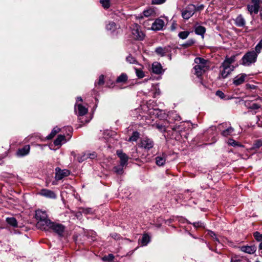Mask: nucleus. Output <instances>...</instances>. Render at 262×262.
<instances>
[{"label": "nucleus", "mask_w": 262, "mask_h": 262, "mask_svg": "<svg viewBox=\"0 0 262 262\" xmlns=\"http://www.w3.org/2000/svg\"><path fill=\"white\" fill-rule=\"evenodd\" d=\"M236 55L230 57H226L220 67L219 78H227L234 70L235 67L232 64L236 60Z\"/></svg>", "instance_id": "1"}, {"label": "nucleus", "mask_w": 262, "mask_h": 262, "mask_svg": "<svg viewBox=\"0 0 262 262\" xmlns=\"http://www.w3.org/2000/svg\"><path fill=\"white\" fill-rule=\"evenodd\" d=\"M35 218L37 220L36 227L43 230H48V225L51 220L48 218L46 211L41 210H37L35 211Z\"/></svg>", "instance_id": "2"}, {"label": "nucleus", "mask_w": 262, "mask_h": 262, "mask_svg": "<svg viewBox=\"0 0 262 262\" xmlns=\"http://www.w3.org/2000/svg\"><path fill=\"white\" fill-rule=\"evenodd\" d=\"M194 62L196 64L193 68L194 74L199 77L208 70L207 60L203 58L196 57Z\"/></svg>", "instance_id": "3"}, {"label": "nucleus", "mask_w": 262, "mask_h": 262, "mask_svg": "<svg viewBox=\"0 0 262 262\" xmlns=\"http://www.w3.org/2000/svg\"><path fill=\"white\" fill-rule=\"evenodd\" d=\"M257 56L255 51H249L242 57L241 64L244 66H250L256 61Z\"/></svg>", "instance_id": "4"}, {"label": "nucleus", "mask_w": 262, "mask_h": 262, "mask_svg": "<svg viewBox=\"0 0 262 262\" xmlns=\"http://www.w3.org/2000/svg\"><path fill=\"white\" fill-rule=\"evenodd\" d=\"M132 33L134 38L139 40H143L145 37V34L141 30V27L138 24H134L132 27Z\"/></svg>", "instance_id": "5"}, {"label": "nucleus", "mask_w": 262, "mask_h": 262, "mask_svg": "<svg viewBox=\"0 0 262 262\" xmlns=\"http://www.w3.org/2000/svg\"><path fill=\"white\" fill-rule=\"evenodd\" d=\"M48 229L53 230L58 235L62 236L64 231L65 227L62 224L55 223L51 221L48 225Z\"/></svg>", "instance_id": "6"}, {"label": "nucleus", "mask_w": 262, "mask_h": 262, "mask_svg": "<svg viewBox=\"0 0 262 262\" xmlns=\"http://www.w3.org/2000/svg\"><path fill=\"white\" fill-rule=\"evenodd\" d=\"M196 11L195 5H189L182 12V17L185 19H188Z\"/></svg>", "instance_id": "7"}, {"label": "nucleus", "mask_w": 262, "mask_h": 262, "mask_svg": "<svg viewBox=\"0 0 262 262\" xmlns=\"http://www.w3.org/2000/svg\"><path fill=\"white\" fill-rule=\"evenodd\" d=\"M165 21L161 18H157L152 23L151 29L153 31H160L163 30L165 26Z\"/></svg>", "instance_id": "8"}, {"label": "nucleus", "mask_w": 262, "mask_h": 262, "mask_svg": "<svg viewBox=\"0 0 262 262\" xmlns=\"http://www.w3.org/2000/svg\"><path fill=\"white\" fill-rule=\"evenodd\" d=\"M154 145L153 141L148 138H143L140 143V146L141 148L146 150H149L153 147Z\"/></svg>", "instance_id": "9"}, {"label": "nucleus", "mask_w": 262, "mask_h": 262, "mask_svg": "<svg viewBox=\"0 0 262 262\" xmlns=\"http://www.w3.org/2000/svg\"><path fill=\"white\" fill-rule=\"evenodd\" d=\"M55 179L57 181L62 179L70 174V171L67 169L61 170L60 168L57 167L55 169Z\"/></svg>", "instance_id": "10"}, {"label": "nucleus", "mask_w": 262, "mask_h": 262, "mask_svg": "<svg viewBox=\"0 0 262 262\" xmlns=\"http://www.w3.org/2000/svg\"><path fill=\"white\" fill-rule=\"evenodd\" d=\"M156 14V10L155 8L152 7H149L146 9L144 10L142 14L139 15V18H143V16L148 17L150 16H155Z\"/></svg>", "instance_id": "11"}, {"label": "nucleus", "mask_w": 262, "mask_h": 262, "mask_svg": "<svg viewBox=\"0 0 262 262\" xmlns=\"http://www.w3.org/2000/svg\"><path fill=\"white\" fill-rule=\"evenodd\" d=\"M88 108L83 106L82 104L77 103L75 104V112L77 115L79 116H82L85 115L88 113Z\"/></svg>", "instance_id": "12"}, {"label": "nucleus", "mask_w": 262, "mask_h": 262, "mask_svg": "<svg viewBox=\"0 0 262 262\" xmlns=\"http://www.w3.org/2000/svg\"><path fill=\"white\" fill-rule=\"evenodd\" d=\"M39 194L47 198L55 199L56 198V195L54 191L47 189H41Z\"/></svg>", "instance_id": "13"}, {"label": "nucleus", "mask_w": 262, "mask_h": 262, "mask_svg": "<svg viewBox=\"0 0 262 262\" xmlns=\"http://www.w3.org/2000/svg\"><path fill=\"white\" fill-rule=\"evenodd\" d=\"M117 155L120 160V164H121L122 166L126 165L128 160V156L125 153H123L121 150H117Z\"/></svg>", "instance_id": "14"}, {"label": "nucleus", "mask_w": 262, "mask_h": 262, "mask_svg": "<svg viewBox=\"0 0 262 262\" xmlns=\"http://www.w3.org/2000/svg\"><path fill=\"white\" fill-rule=\"evenodd\" d=\"M253 3V5H248L247 6V9L248 11L251 14L252 13L257 14L258 12L259 8V1H256V2H252Z\"/></svg>", "instance_id": "15"}, {"label": "nucleus", "mask_w": 262, "mask_h": 262, "mask_svg": "<svg viewBox=\"0 0 262 262\" xmlns=\"http://www.w3.org/2000/svg\"><path fill=\"white\" fill-rule=\"evenodd\" d=\"M239 249L241 251L252 254L254 253L256 251V247L254 246H244L239 247Z\"/></svg>", "instance_id": "16"}, {"label": "nucleus", "mask_w": 262, "mask_h": 262, "mask_svg": "<svg viewBox=\"0 0 262 262\" xmlns=\"http://www.w3.org/2000/svg\"><path fill=\"white\" fill-rule=\"evenodd\" d=\"M30 147L29 145L24 146L23 148L18 149L16 155L18 157H23L29 154Z\"/></svg>", "instance_id": "17"}, {"label": "nucleus", "mask_w": 262, "mask_h": 262, "mask_svg": "<svg viewBox=\"0 0 262 262\" xmlns=\"http://www.w3.org/2000/svg\"><path fill=\"white\" fill-rule=\"evenodd\" d=\"M247 75L245 74H241L237 75L233 79V83L235 85H238L243 83L245 80Z\"/></svg>", "instance_id": "18"}, {"label": "nucleus", "mask_w": 262, "mask_h": 262, "mask_svg": "<svg viewBox=\"0 0 262 262\" xmlns=\"http://www.w3.org/2000/svg\"><path fill=\"white\" fill-rule=\"evenodd\" d=\"M71 155L79 162H82L83 161L88 159V155H86V152H83L81 154H79L77 155L74 151H72Z\"/></svg>", "instance_id": "19"}, {"label": "nucleus", "mask_w": 262, "mask_h": 262, "mask_svg": "<svg viewBox=\"0 0 262 262\" xmlns=\"http://www.w3.org/2000/svg\"><path fill=\"white\" fill-rule=\"evenodd\" d=\"M155 52L157 54L160 55L161 56H164L166 55L167 53L169 52V49L168 47L162 48L159 47L156 49Z\"/></svg>", "instance_id": "20"}, {"label": "nucleus", "mask_w": 262, "mask_h": 262, "mask_svg": "<svg viewBox=\"0 0 262 262\" xmlns=\"http://www.w3.org/2000/svg\"><path fill=\"white\" fill-rule=\"evenodd\" d=\"M166 156L165 154H162L156 158V163L158 166L163 165L166 161Z\"/></svg>", "instance_id": "21"}, {"label": "nucleus", "mask_w": 262, "mask_h": 262, "mask_svg": "<svg viewBox=\"0 0 262 262\" xmlns=\"http://www.w3.org/2000/svg\"><path fill=\"white\" fill-rule=\"evenodd\" d=\"M235 25L239 27H243L245 25V20L241 14L238 15L235 19Z\"/></svg>", "instance_id": "22"}, {"label": "nucleus", "mask_w": 262, "mask_h": 262, "mask_svg": "<svg viewBox=\"0 0 262 262\" xmlns=\"http://www.w3.org/2000/svg\"><path fill=\"white\" fill-rule=\"evenodd\" d=\"M152 72L155 74H160L162 71V66L158 62H154L152 65Z\"/></svg>", "instance_id": "23"}, {"label": "nucleus", "mask_w": 262, "mask_h": 262, "mask_svg": "<svg viewBox=\"0 0 262 262\" xmlns=\"http://www.w3.org/2000/svg\"><path fill=\"white\" fill-rule=\"evenodd\" d=\"M231 262H250L249 259L239 255H235L232 257Z\"/></svg>", "instance_id": "24"}, {"label": "nucleus", "mask_w": 262, "mask_h": 262, "mask_svg": "<svg viewBox=\"0 0 262 262\" xmlns=\"http://www.w3.org/2000/svg\"><path fill=\"white\" fill-rule=\"evenodd\" d=\"M194 31L197 35H199L203 37L206 32V29L204 27L202 26H196L194 27Z\"/></svg>", "instance_id": "25"}, {"label": "nucleus", "mask_w": 262, "mask_h": 262, "mask_svg": "<svg viewBox=\"0 0 262 262\" xmlns=\"http://www.w3.org/2000/svg\"><path fill=\"white\" fill-rule=\"evenodd\" d=\"M66 142L65 136L64 135H59L54 141V144L56 146H60L61 145L62 142L65 143Z\"/></svg>", "instance_id": "26"}, {"label": "nucleus", "mask_w": 262, "mask_h": 262, "mask_svg": "<svg viewBox=\"0 0 262 262\" xmlns=\"http://www.w3.org/2000/svg\"><path fill=\"white\" fill-rule=\"evenodd\" d=\"M245 105L247 108L253 110H257L260 107V105L257 103H252L251 104H250L249 101H245Z\"/></svg>", "instance_id": "27"}, {"label": "nucleus", "mask_w": 262, "mask_h": 262, "mask_svg": "<svg viewBox=\"0 0 262 262\" xmlns=\"http://www.w3.org/2000/svg\"><path fill=\"white\" fill-rule=\"evenodd\" d=\"M117 25L113 21H110L106 25V30L112 32L114 31L117 29Z\"/></svg>", "instance_id": "28"}, {"label": "nucleus", "mask_w": 262, "mask_h": 262, "mask_svg": "<svg viewBox=\"0 0 262 262\" xmlns=\"http://www.w3.org/2000/svg\"><path fill=\"white\" fill-rule=\"evenodd\" d=\"M6 222L8 224L13 227H16L17 226V222L14 217H7L6 219Z\"/></svg>", "instance_id": "29"}, {"label": "nucleus", "mask_w": 262, "mask_h": 262, "mask_svg": "<svg viewBox=\"0 0 262 262\" xmlns=\"http://www.w3.org/2000/svg\"><path fill=\"white\" fill-rule=\"evenodd\" d=\"M234 129L232 127L230 126L228 127L227 129L223 130L222 132V136L224 137H227L228 136H230L232 134V133L233 132Z\"/></svg>", "instance_id": "30"}, {"label": "nucleus", "mask_w": 262, "mask_h": 262, "mask_svg": "<svg viewBox=\"0 0 262 262\" xmlns=\"http://www.w3.org/2000/svg\"><path fill=\"white\" fill-rule=\"evenodd\" d=\"M124 166H122L121 164L118 166H115L113 168L114 172L118 174H121L123 172Z\"/></svg>", "instance_id": "31"}, {"label": "nucleus", "mask_w": 262, "mask_h": 262, "mask_svg": "<svg viewBox=\"0 0 262 262\" xmlns=\"http://www.w3.org/2000/svg\"><path fill=\"white\" fill-rule=\"evenodd\" d=\"M127 80V76L124 73L121 74L116 79L117 82H124Z\"/></svg>", "instance_id": "32"}, {"label": "nucleus", "mask_w": 262, "mask_h": 262, "mask_svg": "<svg viewBox=\"0 0 262 262\" xmlns=\"http://www.w3.org/2000/svg\"><path fill=\"white\" fill-rule=\"evenodd\" d=\"M60 128L58 127H54L52 130L51 134L48 136V139H51L53 138L55 136V135L60 131Z\"/></svg>", "instance_id": "33"}, {"label": "nucleus", "mask_w": 262, "mask_h": 262, "mask_svg": "<svg viewBox=\"0 0 262 262\" xmlns=\"http://www.w3.org/2000/svg\"><path fill=\"white\" fill-rule=\"evenodd\" d=\"M150 237L147 234H144L142 236L141 240L142 244L143 246H146L149 242Z\"/></svg>", "instance_id": "34"}, {"label": "nucleus", "mask_w": 262, "mask_h": 262, "mask_svg": "<svg viewBox=\"0 0 262 262\" xmlns=\"http://www.w3.org/2000/svg\"><path fill=\"white\" fill-rule=\"evenodd\" d=\"M127 62L132 64H138V62L135 57L132 56L131 55H128L126 58Z\"/></svg>", "instance_id": "35"}, {"label": "nucleus", "mask_w": 262, "mask_h": 262, "mask_svg": "<svg viewBox=\"0 0 262 262\" xmlns=\"http://www.w3.org/2000/svg\"><path fill=\"white\" fill-rule=\"evenodd\" d=\"M139 137V133L138 132H134L132 136L129 138V141H137Z\"/></svg>", "instance_id": "36"}, {"label": "nucleus", "mask_w": 262, "mask_h": 262, "mask_svg": "<svg viewBox=\"0 0 262 262\" xmlns=\"http://www.w3.org/2000/svg\"><path fill=\"white\" fill-rule=\"evenodd\" d=\"M208 235H209L211 238H212V239L214 241H215L219 243H220L219 238L217 237L216 235L215 234V233L214 232L209 230L208 231Z\"/></svg>", "instance_id": "37"}, {"label": "nucleus", "mask_w": 262, "mask_h": 262, "mask_svg": "<svg viewBox=\"0 0 262 262\" xmlns=\"http://www.w3.org/2000/svg\"><path fill=\"white\" fill-rule=\"evenodd\" d=\"M135 70L136 75L139 78H142L144 77V73L142 70L137 68H135Z\"/></svg>", "instance_id": "38"}, {"label": "nucleus", "mask_w": 262, "mask_h": 262, "mask_svg": "<svg viewBox=\"0 0 262 262\" xmlns=\"http://www.w3.org/2000/svg\"><path fill=\"white\" fill-rule=\"evenodd\" d=\"M100 3L104 9H107L110 7V0H100Z\"/></svg>", "instance_id": "39"}, {"label": "nucleus", "mask_w": 262, "mask_h": 262, "mask_svg": "<svg viewBox=\"0 0 262 262\" xmlns=\"http://www.w3.org/2000/svg\"><path fill=\"white\" fill-rule=\"evenodd\" d=\"M262 146V140H257L255 141L252 146L253 149H257Z\"/></svg>", "instance_id": "40"}, {"label": "nucleus", "mask_w": 262, "mask_h": 262, "mask_svg": "<svg viewBox=\"0 0 262 262\" xmlns=\"http://www.w3.org/2000/svg\"><path fill=\"white\" fill-rule=\"evenodd\" d=\"M189 34V32L183 31V32H180L179 33L178 36L180 38H181L182 39H186L188 36Z\"/></svg>", "instance_id": "41"}, {"label": "nucleus", "mask_w": 262, "mask_h": 262, "mask_svg": "<svg viewBox=\"0 0 262 262\" xmlns=\"http://www.w3.org/2000/svg\"><path fill=\"white\" fill-rule=\"evenodd\" d=\"M194 42L195 41L193 39H189L183 45V46L185 48H188L192 46L194 43Z\"/></svg>", "instance_id": "42"}, {"label": "nucleus", "mask_w": 262, "mask_h": 262, "mask_svg": "<svg viewBox=\"0 0 262 262\" xmlns=\"http://www.w3.org/2000/svg\"><path fill=\"white\" fill-rule=\"evenodd\" d=\"M104 83V78L103 75H101L99 76V80L98 82H95V85L98 84L99 85H102Z\"/></svg>", "instance_id": "43"}, {"label": "nucleus", "mask_w": 262, "mask_h": 262, "mask_svg": "<svg viewBox=\"0 0 262 262\" xmlns=\"http://www.w3.org/2000/svg\"><path fill=\"white\" fill-rule=\"evenodd\" d=\"M254 236L256 240L262 242V234L258 232H256L254 233Z\"/></svg>", "instance_id": "44"}, {"label": "nucleus", "mask_w": 262, "mask_h": 262, "mask_svg": "<svg viewBox=\"0 0 262 262\" xmlns=\"http://www.w3.org/2000/svg\"><path fill=\"white\" fill-rule=\"evenodd\" d=\"M216 95L222 99H226V96L224 93L221 91H217L216 92Z\"/></svg>", "instance_id": "45"}, {"label": "nucleus", "mask_w": 262, "mask_h": 262, "mask_svg": "<svg viewBox=\"0 0 262 262\" xmlns=\"http://www.w3.org/2000/svg\"><path fill=\"white\" fill-rule=\"evenodd\" d=\"M262 50V47H261L260 45L258 43L256 46L255 47V50H253L254 51H255L257 55H258Z\"/></svg>", "instance_id": "46"}, {"label": "nucleus", "mask_w": 262, "mask_h": 262, "mask_svg": "<svg viewBox=\"0 0 262 262\" xmlns=\"http://www.w3.org/2000/svg\"><path fill=\"white\" fill-rule=\"evenodd\" d=\"M166 0H152V4L160 5L164 3Z\"/></svg>", "instance_id": "47"}, {"label": "nucleus", "mask_w": 262, "mask_h": 262, "mask_svg": "<svg viewBox=\"0 0 262 262\" xmlns=\"http://www.w3.org/2000/svg\"><path fill=\"white\" fill-rule=\"evenodd\" d=\"M193 226L195 228L198 227H204V224L201 222H194L193 224Z\"/></svg>", "instance_id": "48"}, {"label": "nucleus", "mask_w": 262, "mask_h": 262, "mask_svg": "<svg viewBox=\"0 0 262 262\" xmlns=\"http://www.w3.org/2000/svg\"><path fill=\"white\" fill-rule=\"evenodd\" d=\"M114 256L113 254H110L107 257H104L103 258V260H108L109 261H112L114 259Z\"/></svg>", "instance_id": "49"}, {"label": "nucleus", "mask_w": 262, "mask_h": 262, "mask_svg": "<svg viewBox=\"0 0 262 262\" xmlns=\"http://www.w3.org/2000/svg\"><path fill=\"white\" fill-rule=\"evenodd\" d=\"M86 155H88V158L91 159H93L96 157V154L95 152L93 153H86Z\"/></svg>", "instance_id": "50"}, {"label": "nucleus", "mask_w": 262, "mask_h": 262, "mask_svg": "<svg viewBox=\"0 0 262 262\" xmlns=\"http://www.w3.org/2000/svg\"><path fill=\"white\" fill-rule=\"evenodd\" d=\"M228 143L232 146H236L237 145V142L233 139H230L229 140Z\"/></svg>", "instance_id": "51"}, {"label": "nucleus", "mask_w": 262, "mask_h": 262, "mask_svg": "<svg viewBox=\"0 0 262 262\" xmlns=\"http://www.w3.org/2000/svg\"><path fill=\"white\" fill-rule=\"evenodd\" d=\"M112 237L115 239L118 240L120 239V235L116 233L112 234Z\"/></svg>", "instance_id": "52"}, {"label": "nucleus", "mask_w": 262, "mask_h": 262, "mask_svg": "<svg viewBox=\"0 0 262 262\" xmlns=\"http://www.w3.org/2000/svg\"><path fill=\"white\" fill-rule=\"evenodd\" d=\"M204 6L203 5H201L199 6H198L197 7H195V8H196V11H200V10H202L204 9Z\"/></svg>", "instance_id": "53"}, {"label": "nucleus", "mask_w": 262, "mask_h": 262, "mask_svg": "<svg viewBox=\"0 0 262 262\" xmlns=\"http://www.w3.org/2000/svg\"><path fill=\"white\" fill-rule=\"evenodd\" d=\"M82 101V98L81 97H78L77 98V102L76 103L78 104V101Z\"/></svg>", "instance_id": "54"}, {"label": "nucleus", "mask_w": 262, "mask_h": 262, "mask_svg": "<svg viewBox=\"0 0 262 262\" xmlns=\"http://www.w3.org/2000/svg\"><path fill=\"white\" fill-rule=\"evenodd\" d=\"M157 127L160 129H162V128H163V126L162 125H159V124H157Z\"/></svg>", "instance_id": "55"}, {"label": "nucleus", "mask_w": 262, "mask_h": 262, "mask_svg": "<svg viewBox=\"0 0 262 262\" xmlns=\"http://www.w3.org/2000/svg\"><path fill=\"white\" fill-rule=\"evenodd\" d=\"M259 249L262 250V242L259 245Z\"/></svg>", "instance_id": "56"}, {"label": "nucleus", "mask_w": 262, "mask_h": 262, "mask_svg": "<svg viewBox=\"0 0 262 262\" xmlns=\"http://www.w3.org/2000/svg\"><path fill=\"white\" fill-rule=\"evenodd\" d=\"M171 29L172 30L175 29V27L174 26V24H173L171 26Z\"/></svg>", "instance_id": "57"}, {"label": "nucleus", "mask_w": 262, "mask_h": 262, "mask_svg": "<svg viewBox=\"0 0 262 262\" xmlns=\"http://www.w3.org/2000/svg\"><path fill=\"white\" fill-rule=\"evenodd\" d=\"M258 43L259 44V45H260V46H261V47H262V39H261V40L259 41Z\"/></svg>", "instance_id": "58"}, {"label": "nucleus", "mask_w": 262, "mask_h": 262, "mask_svg": "<svg viewBox=\"0 0 262 262\" xmlns=\"http://www.w3.org/2000/svg\"><path fill=\"white\" fill-rule=\"evenodd\" d=\"M251 113H252V114L253 115V114H256V112H252V111H251Z\"/></svg>", "instance_id": "59"}, {"label": "nucleus", "mask_w": 262, "mask_h": 262, "mask_svg": "<svg viewBox=\"0 0 262 262\" xmlns=\"http://www.w3.org/2000/svg\"><path fill=\"white\" fill-rule=\"evenodd\" d=\"M126 240H127V241H128L130 242V240H129L128 239H126Z\"/></svg>", "instance_id": "60"}, {"label": "nucleus", "mask_w": 262, "mask_h": 262, "mask_svg": "<svg viewBox=\"0 0 262 262\" xmlns=\"http://www.w3.org/2000/svg\"><path fill=\"white\" fill-rule=\"evenodd\" d=\"M255 262H260V261L258 260H256V261H255Z\"/></svg>", "instance_id": "61"}]
</instances>
